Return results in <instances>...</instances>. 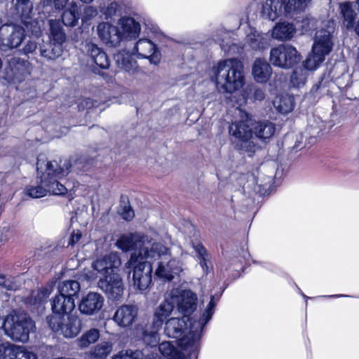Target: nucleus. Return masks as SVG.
<instances>
[{
  "mask_svg": "<svg viewBox=\"0 0 359 359\" xmlns=\"http://www.w3.org/2000/svg\"><path fill=\"white\" fill-rule=\"evenodd\" d=\"M316 24H303L302 33L303 34H312V31L317 29L315 33L314 43L312 46V53L304 61V68L307 70L316 69L324 60L325 55L332 50V34L335 27L334 24H325L321 28L314 27Z\"/></svg>",
  "mask_w": 359,
  "mask_h": 359,
  "instance_id": "1",
  "label": "nucleus"
},
{
  "mask_svg": "<svg viewBox=\"0 0 359 359\" xmlns=\"http://www.w3.org/2000/svg\"><path fill=\"white\" fill-rule=\"evenodd\" d=\"M72 163L69 159H60L59 161H46L41 155L37 158L36 170L41 174V183L46 187L47 192L54 195H64L67 188L58 182V179L67 175Z\"/></svg>",
  "mask_w": 359,
  "mask_h": 359,
  "instance_id": "2",
  "label": "nucleus"
},
{
  "mask_svg": "<svg viewBox=\"0 0 359 359\" xmlns=\"http://www.w3.org/2000/svg\"><path fill=\"white\" fill-rule=\"evenodd\" d=\"M216 86L220 93L231 94L245 83L243 62L236 58L221 60L212 69Z\"/></svg>",
  "mask_w": 359,
  "mask_h": 359,
  "instance_id": "3",
  "label": "nucleus"
},
{
  "mask_svg": "<svg viewBox=\"0 0 359 359\" xmlns=\"http://www.w3.org/2000/svg\"><path fill=\"white\" fill-rule=\"evenodd\" d=\"M253 119L245 113L241 120L233 122L229 127V133L234 148L241 152L247 153L251 156L261 147L255 142L252 136Z\"/></svg>",
  "mask_w": 359,
  "mask_h": 359,
  "instance_id": "4",
  "label": "nucleus"
},
{
  "mask_svg": "<svg viewBox=\"0 0 359 359\" xmlns=\"http://www.w3.org/2000/svg\"><path fill=\"white\" fill-rule=\"evenodd\" d=\"M187 327V320L184 317L171 318L166 321L164 332L168 337L178 339V344L183 351L196 357L200 336L196 331H191L182 337Z\"/></svg>",
  "mask_w": 359,
  "mask_h": 359,
  "instance_id": "5",
  "label": "nucleus"
},
{
  "mask_svg": "<svg viewBox=\"0 0 359 359\" xmlns=\"http://www.w3.org/2000/svg\"><path fill=\"white\" fill-rule=\"evenodd\" d=\"M140 24H98L97 33L101 40L108 46L116 47L123 39L132 40L137 37Z\"/></svg>",
  "mask_w": 359,
  "mask_h": 359,
  "instance_id": "6",
  "label": "nucleus"
},
{
  "mask_svg": "<svg viewBox=\"0 0 359 359\" xmlns=\"http://www.w3.org/2000/svg\"><path fill=\"white\" fill-rule=\"evenodd\" d=\"M124 269L127 273L133 271V285L140 291L146 290L152 280L153 267L150 262L142 260L137 257V252H133Z\"/></svg>",
  "mask_w": 359,
  "mask_h": 359,
  "instance_id": "7",
  "label": "nucleus"
},
{
  "mask_svg": "<svg viewBox=\"0 0 359 359\" xmlns=\"http://www.w3.org/2000/svg\"><path fill=\"white\" fill-rule=\"evenodd\" d=\"M285 14L303 11L306 7V0H265L262 4L261 16L264 20L274 22L282 14V8Z\"/></svg>",
  "mask_w": 359,
  "mask_h": 359,
  "instance_id": "8",
  "label": "nucleus"
},
{
  "mask_svg": "<svg viewBox=\"0 0 359 359\" xmlns=\"http://www.w3.org/2000/svg\"><path fill=\"white\" fill-rule=\"evenodd\" d=\"M50 328L55 332H60L65 338L76 337L82 329L79 317L72 314L65 318L64 316L50 315L46 318Z\"/></svg>",
  "mask_w": 359,
  "mask_h": 359,
  "instance_id": "9",
  "label": "nucleus"
},
{
  "mask_svg": "<svg viewBox=\"0 0 359 359\" xmlns=\"http://www.w3.org/2000/svg\"><path fill=\"white\" fill-rule=\"evenodd\" d=\"M302 57L291 45L280 44L271 49L269 60L275 66L288 69L300 62Z\"/></svg>",
  "mask_w": 359,
  "mask_h": 359,
  "instance_id": "10",
  "label": "nucleus"
},
{
  "mask_svg": "<svg viewBox=\"0 0 359 359\" xmlns=\"http://www.w3.org/2000/svg\"><path fill=\"white\" fill-rule=\"evenodd\" d=\"M69 0H44L46 6H53L60 14V18L48 19L47 22H78L81 18V9L76 3H72L70 6L65 9Z\"/></svg>",
  "mask_w": 359,
  "mask_h": 359,
  "instance_id": "11",
  "label": "nucleus"
},
{
  "mask_svg": "<svg viewBox=\"0 0 359 359\" xmlns=\"http://www.w3.org/2000/svg\"><path fill=\"white\" fill-rule=\"evenodd\" d=\"M171 299L176 304L177 310L184 318L192 314L197 308V295L189 290L172 292Z\"/></svg>",
  "mask_w": 359,
  "mask_h": 359,
  "instance_id": "12",
  "label": "nucleus"
},
{
  "mask_svg": "<svg viewBox=\"0 0 359 359\" xmlns=\"http://www.w3.org/2000/svg\"><path fill=\"white\" fill-rule=\"evenodd\" d=\"M97 286L112 301L119 299L123 294V283L118 273H112L100 278L97 282Z\"/></svg>",
  "mask_w": 359,
  "mask_h": 359,
  "instance_id": "13",
  "label": "nucleus"
},
{
  "mask_svg": "<svg viewBox=\"0 0 359 359\" xmlns=\"http://www.w3.org/2000/svg\"><path fill=\"white\" fill-rule=\"evenodd\" d=\"M0 327H3L5 334L14 341L22 339V315L20 312L13 311L5 318H0Z\"/></svg>",
  "mask_w": 359,
  "mask_h": 359,
  "instance_id": "14",
  "label": "nucleus"
},
{
  "mask_svg": "<svg viewBox=\"0 0 359 359\" xmlns=\"http://www.w3.org/2000/svg\"><path fill=\"white\" fill-rule=\"evenodd\" d=\"M121 263L118 252H112L94 261L92 263V267L102 277H105L115 273L114 269L119 268Z\"/></svg>",
  "mask_w": 359,
  "mask_h": 359,
  "instance_id": "15",
  "label": "nucleus"
},
{
  "mask_svg": "<svg viewBox=\"0 0 359 359\" xmlns=\"http://www.w3.org/2000/svg\"><path fill=\"white\" fill-rule=\"evenodd\" d=\"M121 263L118 252H112L94 261L92 263V267L102 277H105L115 273L114 269L119 268Z\"/></svg>",
  "mask_w": 359,
  "mask_h": 359,
  "instance_id": "16",
  "label": "nucleus"
},
{
  "mask_svg": "<svg viewBox=\"0 0 359 359\" xmlns=\"http://www.w3.org/2000/svg\"><path fill=\"white\" fill-rule=\"evenodd\" d=\"M104 303V297L95 292H89L81 299L78 307L81 313L86 316H93L100 312Z\"/></svg>",
  "mask_w": 359,
  "mask_h": 359,
  "instance_id": "17",
  "label": "nucleus"
},
{
  "mask_svg": "<svg viewBox=\"0 0 359 359\" xmlns=\"http://www.w3.org/2000/svg\"><path fill=\"white\" fill-rule=\"evenodd\" d=\"M134 50L139 57L147 58L151 64L160 63L161 55L156 46L147 39H141L136 43Z\"/></svg>",
  "mask_w": 359,
  "mask_h": 359,
  "instance_id": "18",
  "label": "nucleus"
},
{
  "mask_svg": "<svg viewBox=\"0 0 359 359\" xmlns=\"http://www.w3.org/2000/svg\"><path fill=\"white\" fill-rule=\"evenodd\" d=\"M180 271H182V266L180 260L176 258H170L168 261L161 259L158 262L155 274L159 278L170 281Z\"/></svg>",
  "mask_w": 359,
  "mask_h": 359,
  "instance_id": "19",
  "label": "nucleus"
},
{
  "mask_svg": "<svg viewBox=\"0 0 359 359\" xmlns=\"http://www.w3.org/2000/svg\"><path fill=\"white\" fill-rule=\"evenodd\" d=\"M149 236L140 233H129L121 236L116 242V245L123 251H140L144 244L148 243Z\"/></svg>",
  "mask_w": 359,
  "mask_h": 359,
  "instance_id": "20",
  "label": "nucleus"
},
{
  "mask_svg": "<svg viewBox=\"0 0 359 359\" xmlns=\"http://www.w3.org/2000/svg\"><path fill=\"white\" fill-rule=\"evenodd\" d=\"M137 255L145 261L148 259H157L170 255V250L161 243H151V238L149 237L148 243L144 244L140 251L137 252Z\"/></svg>",
  "mask_w": 359,
  "mask_h": 359,
  "instance_id": "21",
  "label": "nucleus"
},
{
  "mask_svg": "<svg viewBox=\"0 0 359 359\" xmlns=\"http://www.w3.org/2000/svg\"><path fill=\"white\" fill-rule=\"evenodd\" d=\"M137 316V309L132 305H122L116 311L113 320L122 327H127L135 322Z\"/></svg>",
  "mask_w": 359,
  "mask_h": 359,
  "instance_id": "22",
  "label": "nucleus"
},
{
  "mask_svg": "<svg viewBox=\"0 0 359 359\" xmlns=\"http://www.w3.org/2000/svg\"><path fill=\"white\" fill-rule=\"evenodd\" d=\"M252 135L259 140L265 142L274 135L276 131V125L269 121H256L253 120Z\"/></svg>",
  "mask_w": 359,
  "mask_h": 359,
  "instance_id": "23",
  "label": "nucleus"
},
{
  "mask_svg": "<svg viewBox=\"0 0 359 359\" xmlns=\"http://www.w3.org/2000/svg\"><path fill=\"white\" fill-rule=\"evenodd\" d=\"M174 309V303L172 299H166L156 309L153 315V326L161 328L164 320L170 316Z\"/></svg>",
  "mask_w": 359,
  "mask_h": 359,
  "instance_id": "24",
  "label": "nucleus"
},
{
  "mask_svg": "<svg viewBox=\"0 0 359 359\" xmlns=\"http://www.w3.org/2000/svg\"><path fill=\"white\" fill-rule=\"evenodd\" d=\"M51 306L53 315L63 316L70 313L75 308L74 299L59 293L53 298Z\"/></svg>",
  "mask_w": 359,
  "mask_h": 359,
  "instance_id": "25",
  "label": "nucleus"
},
{
  "mask_svg": "<svg viewBox=\"0 0 359 359\" xmlns=\"http://www.w3.org/2000/svg\"><path fill=\"white\" fill-rule=\"evenodd\" d=\"M272 74V68L264 59H257L252 66V75L257 82L266 83Z\"/></svg>",
  "mask_w": 359,
  "mask_h": 359,
  "instance_id": "26",
  "label": "nucleus"
},
{
  "mask_svg": "<svg viewBox=\"0 0 359 359\" xmlns=\"http://www.w3.org/2000/svg\"><path fill=\"white\" fill-rule=\"evenodd\" d=\"M86 50L92 60L100 68L108 69L109 60L104 51L93 43H87Z\"/></svg>",
  "mask_w": 359,
  "mask_h": 359,
  "instance_id": "27",
  "label": "nucleus"
},
{
  "mask_svg": "<svg viewBox=\"0 0 359 359\" xmlns=\"http://www.w3.org/2000/svg\"><path fill=\"white\" fill-rule=\"evenodd\" d=\"M113 350V344L111 341H103L93 346L89 355L90 359H106Z\"/></svg>",
  "mask_w": 359,
  "mask_h": 359,
  "instance_id": "28",
  "label": "nucleus"
},
{
  "mask_svg": "<svg viewBox=\"0 0 359 359\" xmlns=\"http://www.w3.org/2000/svg\"><path fill=\"white\" fill-rule=\"evenodd\" d=\"M81 290V285L79 281L75 280H66L60 282L58 285L59 293L67 297L73 298L78 295Z\"/></svg>",
  "mask_w": 359,
  "mask_h": 359,
  "instance_id": "29",
  "label": "nucleus"
},
{
  "mask_svg": "<svg viewBox=\"0 0 359 359\" xmlns=\"http://www.w3.org/2000/svg\"><path fill=\"white\" fill-rule=\"evenodd\" d=\"M273 106L280 113L288 114L294 107V98L287 94L280 95L273 100Z\"/></svg>",
  "mask_w": 359,
  "mask_h": 359,
  "instance_id": "30",
  "label": "nucleus"
},
{
  "mask_svg": "<svg viewBox=\"0 0 359 359\" xmlns=\"http://www.w3.org/2000/svg\"><path fill=\"white\" fill-rule=\"evenodd\" d=\"M295 32L294 24H276L273 27L272 36L278 40H289L293 37Z\"/></svg>",
  "mask_w": 359,
  "mask_h": 359,
  "instance_id": "31",
  "label": "nucleus"
},
{
  "mask_svg": "<svg viewBox=\"0 0 359 359\" xmlns=\"http://www.w3.org/2000/svg\"><path fill=\"white\" fill-rule=\"evenodd\" d=\"M100 338V331L96 328H91L76 340V345L80 348H86L90 344L95 343Z\"/></svg>",
  "mask_w": 359,
  "mask_h": 359,
  "instance_id": "32",
  "label": "nucleus"
},
{
  "mask_svg": "<svg viewBox=\"0 0 359 359\" xmlns=\"http://www.w3.org/2000/svg\"><path fill=\"white\" fill-rule=\"evenodd\" d=\"M22 348L13 344L0 345V359H22Z\"/></svg>",
  "mask_w": 359,
  "mask_h": 359,
  "instance_id": "33",
  "label": "nucleus"
},
{
  "mask_svg": "<svg viewBox=\"0 0 359 359\" xmlns=\"http://www.w3.org/2000/svg\"><path fill=\"white\" fill-rule=\"evenodd\" d=\"M339 9L344 22H359V20L355 22L358 13L355 11L353 2H343L339 4Z\"/></svg>",
  "mask_w": 359,
  "mask_h": 359,
  "instance_id": "34",
  "label": "nucleus"
},
{
  "mask_svg": "<svg viewBox=\"0 0 359 359\" xmlns=\"http://www.w3.org/2000/svg\"><path fill=\"white\" fill-rule=\"evenodd\" d=\"M160 328H156L151 325H146L142 332V339L144 342L151 346H156L159 341L158 331Z\"/></svg>",
  "mask_w": 359,
  "mask_h": 359,
  "instance_id": "35",
  "label": "nucleus"
},
{
  "mask_svg": "<svg viewBox=\"0 0 359 359\" xmlns=\"http://www.w3.org/2000/svg\"><path fill=\"white\" fill-rule=\"evenodd\" d=\"M40 51L42 57L49 60H55L61 55L63 48L62 45L50 41L47 47L41 48Z\"/></svg>",
  "mask_w": 359,
  "mask_h": 359,
  "instance_id": "36",
  "label": "nucleus"
},
{
  "mask_svg": "<svg viewBox=\"0 0 359 359\" xmlns=\"http://www.w3.org/2000/svg\"><path fill=\"white\" fill-rule=\"evenodd\" d=\"M308 72L302 67L296 68L290 77V84L294 88H301L306 83Z\"/></svg>",
  "mask_w": 359,
  "mask_h": 359,
  "instance_id": "37",
  "label": "nucleus"
},
{
  "mask_svg": "<svg viewBox=\"0 0 359 359\" xmlns=\"http://www.w3.org/2000/svg\"><path fill=\"white\" fill-rule=\"evenodd\" d=\"M50 41L62 46L66 41V34L61 24H50Z\"/></svg>",
  "mask_w": 359,
  "mask_h": 359,
  "instance_id": "38",
  "label": "nucleus"
},
{
  "mask_svg": "<svg viewBox=\"0 0 359 359\" xmlns=\"http://www.w3.org/2000/svg\"><path fill=\"white\" fill-rule=\"evenodd\" d=\"M217 300L215 299L214 296L210 297V301L208 304L205 311L203 312L201 318L198 321V325L201 328H203L212 318V316L215 312V308L216 306Z\"/></svg>",
  "mask_w": 359,
  "mask_h": 359,
  "instance_id": "39",
  "label": "nucleus"
},
{
  "mask_svg": "<svg viewBox=\"0 0 359 359\" xmlns=\"http://www.w3.org/2000/svg\"><path fill=\"white\" fill-rule=\"evenodd\" d=\"M117 65L126 72L130 71L133 67V62L130 56L125 53H118L114 56Z\"/></svg>",
  "mask_w": 359,
  "mask_h": 359,
  "instance_id": "40",
  "label": "nucleus"
},
{
  "mask_svg": "<svg viewBox=\"0 0 359 359\" xmlns=\"http://www.w3.org/2000/svg\"><path fill=\"white\" fill-rule=\"evenodd\" d=\"M158 350L163 356L170 359H174L180 355L175 347L169 341L161 343L158 346Z\"/></svg>",
  "mask_w": 359,
  "mask_h": 359,
  "instance_id": "41",
  "label": "nucleus"
},
{
  "mask_svg": "<svg viewBox=\"0 0 359 359\" xmlns=\"http://www.w3.org/2000/svg\"><path fill=\"white\" fill-rule=\"evenodd\" d=\"M143 353L140 350H122L112 357V359H144Z\"/></svg>",
  "mask_w": 359,
  "mask_h": 359,
  "instance_id": "42",
  "label": "nucleus"
},
{
  "mask_svg": "<svg viewBox=\"0 0 359 359\" xmlns=\"http://www.w3.org/2000/svg\"><path fill=\"white\" fill-rule=\"evenodd\" d=\"M24 343L29 340V335H35L36 325L34 320L24 315Z\"/></svg>",
  "mask_w": 359,
  "mask_h": 359,
  "instance_id": "43",
  "label": "nucleus"
},
{
  "mask_svg": "<svg viewBox=\"0 0 359 359\" xmlns=\"http://www.w3.org/2000/svg\"><path fill=\"white\" fill-rule=\"evenodd\" d=\"M47 193V190L46 187H44L42 184L41 185H38L36 187H31L27 188V194L31 198H38L46 196Z\"/></svg>",
  "mask_w": 359,
  "mask_h": 359,
  "instance_id": "44",
  "label": "nucleus"
},
{
  "mask_svg": "<svg viewBox=\"0 0 359 359\" xmlns=\"http://www.w3.org/2000/svg\"><path fill=\"white\" fill-rule=\"evenodd\" d=\"M51 290L47 287H41L36 292H32V298L34 299V303H41L45 301L50 294Z\"/></svg>",
  "mask_w": 359,
  "mask_h": 359,
  "instance_id": "45",
  "label": "nucleus"
},
{
  "mask_svg": "<svg viewBox=\"0 0 359 359\" xmlns=\"http://www.w3.org/2000/svg\"><path fill=\"white\" fill-rule=\"evenodd\" d=\"M121 11V6L118 3L114 1L107 5L103 11L106 20H109L114 16L118 15V13Z\"/></svg>",
  "mask_w": 359,
  "mask_h": 359,
  "instance_id": "46",
  "label": "nucleus"
},
{
  "mask_svg": "<svg viewBox=\"0 0 359 359\" xmlns=\"http://www.w3.org/2000/svg\"><path fill=\"white\" fill-rule=\"evenodd\" d=\"M191 244L193 248L195 250L197 257L198 259L202 257H208V252L203 246V245L196 238L195 240H191Z\"/></svg>",
  "mask_w": 359,
  "mask_h": 359,
  "instance_id": "47",
  "label": "nucleus"
},
{
  "mask_svg": "<svg viewBox=\"0 0 359 359\" xmlns=\"http://www.w3.org/2000/svg\"><path fill=\"white\" fill-rule=\"evenodd\" d=\"M97 102L93 100L90 98L81 99L78 103L79 111H84L86 109H90L94 107H96Z\"/></svg>",
  "mask_w": 359,
  "mask_h": 359,
  "instance_id": "48",
  "label": "nucleus"
},
{
  "mask_svg": "<svg viewBox=\"0 0 359 359\" xmlns=\"http://www.w3.org/2000/svg\"><path fill=\"white\" fill-rule=\"evenodd\" d=\"M97 15V11L93 6H87L84 8L83 15L81 18V22H86Z\"/></svg>",
  "mask_w": 359,
  "mask_h": 359,
  "instance_id": "49",
  "label": "nucleus"
},
{
  "mask_svg": "<svg viewBox=\"0 0 359 359\" xmlns=\"http://www.w3.org/2000/svg\"><path fill=\"white\" fill-rule=\"evenodd\" d=\"M121 215L124 219L128 221H130L135 216L134 211L131 206L126 204L122 208Z\"/></svg>",
  "mask_w": 359,
  "mask_h": 359,
  "instance_id": "50",
  "label": "nucleus"
},
{
  "mask_svg": "<svg viewBox=\"0 0 359 359\" xmlns=\"http://www.w3.org/2000/svg\"><path fill=\"white\" fill-rule=\"evenodd\" d=\"M15 13L19 16L20 22H22V0H11Z\"/></svg>",
  "mask_w": 359,
  "mask_h": 359,
  "instance_id": "51",
  "label": "nucleus"
},
{
  "mask_svg": "<svg viewBox=\"0 0 359 359\" xmlns=\"http://www.w3.org/2000/svg\"><path fill=\"white\" fill-rule=\"evenodd\" d=\"M252 97L255 100H263L265 97L264 90L259 88L254 87L251 89Z\"/></svg>",
  "mask_w": 359,
  "mask_h": 359,
  "instance_id": "52",
  "label": "nucleus"
},
{
  "mask_svg": "<svg viewBox=\"0 0 359 359\" xmlns=\"http://www.w3.org/2000/svg\"><path fill=\"white\" fill-rule=\"evenodd\" d=\"M20 287V285L18 284L13 278H6V283L4 284L2 287L6 289L7 290H16Z\"/></svg>",
  "mask_w": 359,
  "mask_h": 359,
  "instance_id": "53",
  "label": "nucleus"
},
{
  "mask_svg": "<svg viewBox=\"0 0 359 359\" xmlns=\"http://www.w3.org/2000/svg\"><path fill=\"white\" fill-rule=\"evenodd\" d=\"M81 238V233L79 231H74L71 235L69 245H74L76 244Z\"/></svg>",
  "mask_w": 359,
  "mask_h": 359,
  "instance_id": "54",
  "label": "nucleus"
},
{
  "mask_svg": "<svg viewBox=\"0 0 359 359\" xmlns=\"http://www.w3.org/2000/svg\"><path fill=\"white\" fill-rule=\"evenodd\" d=\"M36 47L37 46L36 42L29 41L26 46L24 47V53H32L36 50Z\"/></svg>",
  "mask_w": 359,
  "mask_h": 359,
  "instance_id": "55",
  "label": "nucleus"
},
{
  "mask_svg": "<svg viewBox=\"0 0 359 359\" xmlns=\"http://www.w3.org/2000/svg\"><path fill=\"white\" fill-rule=\"evenodd\" d=\"M24 359H37V356L34 351L24 348Z\"/></svg>",
  "mask_w": 359,
  "mask_h": 359,
  "instance_id": "56",
  "label": "nucleus"
},
{
  "mask_svg": "<svg viewBox=\"0 0 359 359\" xmlns=\"http://www.w3.org/2000/svg\"><path fill=\"white\" fill-rule=\"evenodd\" d=\"M208 259V257H202V258L199 259V260H200L199 264H200L201 266L202 267L203 271L205 273H208V264H207Z\"/></svg>",
  "mask_w": 359,
  "mask_h": 359,
  "instance_id": "57",
  "label": "nucleus"
},
{
  "mask_svg": "<svg viewBox=\"0 0 359 359\" xmlns=\"http://www.w3.org/2000/svg\"><path fill=\"white\" fill-rule=\"evenodd\" d=\"M141 20L140 21H137L134 18L130 17H121L120 18L117 22H140Z\"/></svg>",
  "mask_w": 359,
  "mask_h": 359,
  "instance_id": "58",
  "label": "nucleus"
},
{
  "mask_svg": "<svg viewBox=\"0 0 359 359\" xmlns=\"http://www.w3.org/2000/svg\"><path fill=\"white\" fill-rule=\"evenodd\" d=\"M353 28L359 36V24H348L347 29Z\"/></svg>",
  "mask_w": 359,
  "mask_h": 359,
  "instance_id": "59",
  "label": "nucleus"
},
{
  "mask_svg": "<svg viewBox=\"0 0 359 359\" xmlns=\"http://www.w3.org/2000/svg\"><path fill=\"white\" fill-rule=\"evenodd\" d=\"M29 97L28 98H33L36 97V91L34 88L30 89L29 92L28 93Z\"/></svg>",
  "mask_w": 359,
  "mask_h": 359,
  "instance_id": "60",
  "label": "nucleus"
},
{
  "mask_svg": "<svg viewBox=\"0 0 359 359\" xmlns=\"http://www.w3.org/2000/svg\"><path fill=\"white\" fill-rule=\"evenodd\" d=\"M6 283V278L2 274H0V286L2 287Z\"/></svg>",
  "mask_w": 359,
  "mask_h": 359,
  "instance_id": "61",
  "label": "nucleus"
},
{
  "mask_svg": "<svg viewBox=\"0 0 359 359\" xmlns=\"http://www.w3.org/2000/svg\"><path fill=\"white\" fill-rule=\"evenodd\" d=\"M354 3V8L357 11L358 13L359 14V0H356Z\"/></svg>",
  "mask_w": 359,
  "mask_h": 359,
  "instance_id": "62",
  "label": "nucleus"
},
{
  "mask_svg": "<svg viewBox=\"0 0 359 359\" xmlns=\"http://www.w3.org/2000/svg\"><path fill=\"white\" fill-rule=\"evenodd\" d=\"M29 0H24V11L25 10V8L29 7Z\"/></svg>",
  "mask_w": 359,
  "mask_h": 359,
  "instance_id": "63",
  "label": "nucleus"
},
{
  "mask_svg": "<svg viewBox=\"0 0 359 359\" xmlns=\"http://www.w3.org/2000/svg\"><path fill=\"white\" fill-rule=\"evenodd\" d=\"M142 22L146 23V22H150L149 20H145L143 18V21Z\"/></svg>",
  "mask_w": 359,
  "mask_h": 359,
  "instance_id": "64",
  "label": "nucleus"
}]
</instances>
